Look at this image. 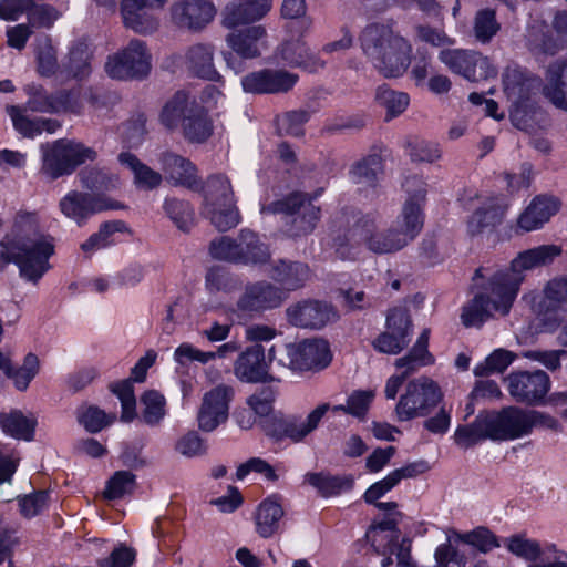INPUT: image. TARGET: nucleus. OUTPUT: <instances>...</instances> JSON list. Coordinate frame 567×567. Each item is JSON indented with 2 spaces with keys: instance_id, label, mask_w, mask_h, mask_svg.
<instances>
[{
  "instance_id": "obj_1",
  "label": "nucleus",
  "mask_w": 567,
  "mask_h": 567,
  "mask_svg": "<svg viewBox=\"0 0 567 567\" xmlns=\"http://www.w3.org/2000/svg\"><path fill=\"white\" fill-rule=\"evenodd\" d=\"M408 198L401 214L388 229H380L379 217L367 215L348 230L344 238L336 239L337 254L346 259L350 257L347 247L351 249L365 245L374 254H393L408 246L420 234L424 216L423 205L426 196L425 183L419 177H409L403 184Z\"/></svg>"
},
{
  "instance_id": "obj_2",
  "label": "nucleus",
  "mask_w": 567,
  "mask_h": 567,
  "mask_svg": "<svg viewBox=\"0 0 567 567\" xmlns=\"http://www.w3.org/2000/svg\"><path fill=\"white\" fill-rule=\"evenodd\" d=\"M35 214L22 213L16 217L13 230L0 240V272L14 264L22 279L37 285L51 268L54 254L51 240L39 235Z\"/></svg>"
},
{
  "instance_id": "obj_3",
  "label": "nucleus",
  "mask_w": 567,
  "mask_h": 567,
  "mask_svg": "<svg viewBox=\"0 0 567 567\" xmlns=\"http://www.w3.org/2000/svg\"><path fill=\"white\" fill-rule=\"evenodd\" d=\"M360 45L365 58L384 78L403 75L411 63L412 45L390 25H367L361 32Z\"/></svg>"
},
{
  "instance_id": "obj_4",
  "label": "nucleus",
  "mask_w": 567,
  "mask_h": 567,
  "mask_svg": "<svg viewBox=\"0 0 567 567\" xmlns=\"http://www.w3.org/2000/svg\"><path fill=\"white\" fill-rule=\"evenodd\" d=\"M360 45L365 58L384 78L403 75L411 63L412 45L390 25H367L361 32Z\"/></svg>"
},
{
  "instance_id": "obj_5",
  "label": "nucleus",
  "mask_w": 567,
  "mask_h": 567,
  "mask_svg": "<svg viewBox=\"0 0 567 567\" xmlns=\"http://www.w3.org/2000/svg\"><path fill=\"white\" fill-rule=\"evenodd\" d=\"M563 254V247L556 244L539 245L519 251L505 269L497 270L495 285L502 288V296L508 305L516 299L520 286L526 279V272L537 268L549 267Z\"/></svg>"
},
{
  "instance_id": "obj_6",
  "label": "nucleus",
  "mask_w": 567,
  "mask_h": 567,
  "mask_svg": "<svg viewBox=\"0 0 567 567\" xmlns=\"http://www.w3.org/2000/svg\"><path fill=\"white\" fill-rule=\"evenodd\" d=\"M41 172L50 179L72 174L75 168L87 161L96 158V152L73 140H58L41 146Z\"/></svg>"
},
{
  "instance_id": "obj_7",
  "label": "nucleus",
  "mask_w": 567,
  "mask_h": 567,
  "mask_svg": "<svg viewBox=\"0 0 567 567\" xmlns=\"http://www.w3.org/2000/svg\"><path fill=\"white\" fill-rule=\"evenodd\" d=\"M445 536L446 542L434 551V559L441 567H466V557L455 547L457 543L470 545L483 554L501 546L496 535L483 526L466 533L451 527L445 530Z\"/></svg>"
},
{
  "instance_id": "obj_8",
  "label": "nucleus",
  "mask_w": 567,
  "mask_h": 567,
  "mask_svg": "<svg viewBox=\"0 0 567 567\" xmlns=\"http://www.w3.org/2000/svg\"><path fill=\"white\" fill-rule=\"evenodd\" d=\"M442 400L443 392L434 380L427 377L413 379L406 384L396 403V417L400 422H405L426 416Z\"/></svg>"
},
{
  "instance_id": "obj_9",
  "label": "nucleus",
  "mask_w": 567,
  "mask_h": 567,
  "mask_svg": "<svg viewBox=\"0 0 567 567\" xmlns=\"http://www.w3.org/2000/svg\"><path fill=\"white\" fill-rule=\"evenodd\" d=\"M104 68L112 79H143L151 72L152 54L144 41L133 39L124 48L109 55Z\"/></svg>"
},
{
  "instance_id": "obj_10",
  "label": "nucleus",
  "mask_w": 567,
  "mask_h": 567,
  "mask_svg": "<svg viewBox=\"0 0 567 567\" xmlns=\"http://www.w3.org/2000/svg\"><path fill=\"white\" fill-rule=\"evenodd\" d=\"M126 206L105 194H91L70 190L59 202L60 212L78 226H84L89 219L106 210L124 209Z\"/></svg>"
},
{
  "instance_id": "obj_11",
  "label": "nucleus",
  "mask_w": 567,
  "mask_h": 567,
  "mask_svg": "<svg viewBox=\"0 0 567 567\" xmlns=\"http://www.w3.org/2000/svg\"><path fill=\"white\" fill-rule=\"evenodd\" d=\"M495 281V275L493 274L486 282L485 291L476 295L463 307L461 320L465 327H481L495 312L501 316L509 313L516 299H512L506 305L502 296V288H497Z\"/></svg>"
},
{
  "instance_id": "obj_12",
  "label": "nucleus",
  "mask_w": 567,
  "mask_h": 567,
  "mask_svg": "<svg viewBox=\"0 0 567 567\" xmlns=\"http://www.w3.org/2000/svg\"><path fill=\"white\" fill-rule=\"evenodd\" d=\"M225 42L231 52L224 53L227 65L236 73L244 71V64L237 61L233 53L244 60H251L261 55V47L267 39V29L261 24L247 25L245 28L230 29Z\"/></svg>"
},
{
  "instance_id": "obj_13",
  "label": "nucleus",
  "mask_w": 567,
  "mask_h": 567,
  "mask_svg": "<svg viewBox=\"0 0 567 567\" xmlns=\"http://www.w3.org/2000/svg\"><path fill=\"white\" fill-rule=\"evenodd\" d=\"M439 59L450 71L471 82L495 78L497 74L491 60L476 51L445 49L440 52Z\"/></svg>"
},
{
  "instance_id": "obj_14",
  "label": "nucleus",
  "mask_w": 567,
  "mask_h": 567,
  "mask_svg": "<svg viewBox=\"0 0 567 567\" xmlns=\"http://www.w3.org/2000/svg\"><path fill=\"white\" fill-rule=\"evenodd\" d=\"M234 395V388L224 383L205 392L196 416L199 430L213 432L225 424L229 416V406Z\"/></svg>"
},
{
  "instance_id": "obj_15",
  "label": "nucleus",
  "mask_w": 567,
  "mask_h": 567,
  "mask_svg": "<svg viewBox=\"0 0 567 567\" xmlns=\"http://www.w3.org/2000/svg\"><path fill=\"white\" fill-rule=\"evenodd\" d=\"M430 329H424L419 336L413 348L402 358L395 360V368L402 370L400 374H393L385 383L384 394L389 400H394L405 379L420 368L434 363V357L429 352Z\"/></svg>"
},
{
  "instance_id": "obj_16",
  "label": "nucleus",
  "mask_w": 567,
  "mask_h": 567,
  "mask_svg": "<svg viewBox=\"0 0 567 567\" xmlns=\"http://www.w3.org/2000/svg\"><path fill=\"white\" fill-rule=\"evenodd\" d=\"M262 213L287 214L297 216L292 218V225L288 233L290 236H301L311 233L319 219L320 209L306 199L300 193H295L285 199L275 202L262 208Z\"/></svg>"
},
{
  "instance_id": "obj_17",
  "label": "nucleus",
  "mask_w": 567,
  "mask_h": 567,
  "mask_svg": "<svg viewBox=\"0 0 567 567\" xmlns=\"http://www.w3.org/2000/svg\"><path fill=\"white\" fill-rule=\"evenodd\" d=\"M506 382L509 394L529 405L543 404L550 390L549 375L543 370L512 372Z\"/></svg>"
},
{
  "instance_id": "obj_18",
  "label": "nucleus",
  "mask_w": 567,
  "mask_h": 567,
  "mask_svg": "<svg viewBox=\"0 0 567 567\" xmlns=\"http://www.w3.org/2000/svg\"><path fill=\"white\" fill-rule=\"evenodd\" d=\"M329 410V403H321L305 419L297 415L275 417L270 424L269 434L277 440L289 439L295 443L302 442L319 426Z\"/></svg>"
},
{
  "instance_id": "obj_19",
  "label": "nucleus",
  "mask_w": 567,
  "mask_h": 567,
  "mask_svg": "<svg viewBox=\"0 0 567 567\" xmlns=\"http://www.w3.org/2000/svg\"><path fill=\"white\" fill-rule=\"evenodd\" d=\"M287 352L289 367L295 371H319L331 362L329 344L323 340L312 339L290 344Z\"/></svg>"
},
{
  "instance_id": "obj_20",
  "label": "nucleus",
  "mask_w": 567,
  "mask_h": 567,
  "mask_svg": "<svg viewBox=\"0 0 567 567\" xmlns=\"http://www.w3.org/2000/svg\"><path fill=\"white\" fill-rule=\"evenodd\" d=\"M489 440L511 441L528 435L527 410L509 406L499 412L486 414Z\"/></svg>"
},
{
  "instance_id": "obj_21",
  "label": "nucleus",
  "mask_w": 567,
  "mask_h": 567,
  "mask_svg": "<svg viewBox=\"0 0 567 567\" xmlns=\"http://www.w3.org/2000/svg\"><path fill=\"white\" fill-rule=\"evenodd\" d=\"M411 319L403 309L392 310L386 318V331L373 340L375 350L386 354L400 353L410 342Z\"/></svg>"
},
{
  "instance_id": "obj_22",
  "label": "nucleus",
  "mask_w": 567,
  "mask_h": 567,
  "mask_svg": "<svg viewBox=\"0 0 567 567\" xmlns=\"http://www.w3.org/2000/svg\"><path fill=\"white\" fill-rule=\"evenodd\" d=\"M298 75L286 70L262 69L241 79L245 92L257 94L285 93L298 81Z\"/></svg>"
},
{
  "instance_id": "obj_23",
  "label": "nucleus",
  "mask_w": 567,
  "mask_h": 567,
  "mask_svg": "<svg viewBox=\"0 0 567 567\" xmlns=\"http://www.w3.org/2000/svg\"><path fill=\"white\" fill-rule=\"evenodd\" d=\"M522 300L530 307L532 311L546 318L567 305V277H556L546 282L543 292L529 291L524 293Z\"/></svg>"
},
{
  "instance_id": "obj_24",
  "label": "nucleus",
  "mask_w": 567,
  "mask_h": 567,
  "mask_svg": "<svg viewBox=\"0 0 567 567\" xmlns=\"http://www.w3.org/2000/svg\"><path fill=\"white\" fill-rule=\"evenodd\" d=\"M216 7L210 0H178L171 8L173 22L179 28L200 31L216 16Z\"/></svg>"
},
{
  "instance_id": "obj_25",
  "label": "nucleus",
  "mask_w": 567,
  "mask_h": 567,
  "mask_svg": "<svg viewBox=\"0 0 567 567\" xmlns=\"http://www.w3.org/2000/svg\"><path fill=\"white\" fill-rule=\"evenodd\" d=\"M272 9V0H233L221 11V25L235 29L252 25L262 20Z\"/></svg>"
},
{
  "instance_id": "obj_26",
  "label": "nucleus",
  "mask_w": 567,
  "mask_h": 567,
  "mask_svg": "<svg viewBox=\"0 0 567 567\" xmlns=\"http://www.w3.org/2000/svg\"><path fill=\"white\" fill-rule=\"evenodd\" d=\"M285 298L280 288L268 281H258L246 286L237 308L245 313H259L279 307Z\"/></svg>"
},
{
  "instance_id": "obj_27",
  "label": "nucleus",
  "mask_w": 567,
  "mask_h": 567,
  "mask_svg": "<svg viewBox=\"0 0 567 567\" xmlns=\"http://www.w3.org/2000/svg\"><path fill=\"white\" fill-rule=\"evenodd\" d=\"M503 91L516 107L522 106L539 89L540 80L516 64L507 65L502 75Z\"/></svg>"
},
{
  "instance_id": "obj_28",
  "label": "nucleus",
  "mask_w": 567,
  "mask_h": 567,
  "mask_svg": "<svg viewBox=\"0 0 567 567\" xmlns=\"http://www.w3.org/2000/svg\"><path fill=\"white\" fill-rule=\"evenodd\" d=\"M290 323L301 328L319 329L336 318L332 307L326 302L306 300L287 309Z\"/></svg>"
},
{
  "instance_id": "obj_29",
  "label": "nucleus",
  "mask_w": 567,
  "mask_h": 567,
  "mask_svg": "<svg viewBox=\"0 0 567 567\" xmlns=\"http://www.w3.org/2000/svg\"><path fill=\"white\" fill-rule=\"evenodd\" d=\"M215 48L210 43H195L189 45L183 56L182 65L193 76L207 81H219L220 74L214 62Z\"/></svg>"
},
{
  "instance_id": "obj_30",
  "label": "nucleus",
  "mask_w": 567,
  "mask_h": 567,
  "mask_svg": "<svg viewBox=\"0 0 567 567\" xmlns=\"http://www.w3.org/2000/svg\"><path fill=\"white\" fill-rule=\"evenodd\" d=\"M158 161L168 183L187 188H194L198 185L197 168L188 158L172 152H165L161 154Z\"/></svg>"
},
{
  "instance_id": "obj_31",
  "label": "nucleus",
  "mask_w": 567,
  "mask_h": 567,
  "mask_svg": "<svg viewBox=\"0 0 567 567\" xmlns=\"http://www.w3.org/2000/svg\"><path fill=\"white\" fill-rule=\"evenodd\" d=\"M234 373L243 382L257 383L268 380V364L261 346L246 349L234 364Z\"/></svg>"
},
{
  "instance_id": "obj_32",
  "label": "nucleus",
  "mask_w": 567,
  "mask_h": 567,
  "mask_svg": "<svg viewBox=\"0 0 567 567\" xmlns=\"http://www.w3.org/2000/svg\"><path fill=\"white\" fill-rule=\"evenodd\" d=\"M560 202L554 196L535 197L517 219V226L523 231H533L543 227L551 216L557 214Z\"/></svg>"
},
{
  "instance_id": "obj_33",
  "label": "nucleus",
  "mask_w": 567,
  "mask_h": 567,
  "mask_svg": "<svg viewBox=\"0 0 567 567\" xmlns=\"http://www.w3.org/2000/svg\"><path fill=\"white\" fill-rule=\"evenodd\" d=\"M268 274L280 285L282 291H295L301 288L311 277V270L307 264L290 260H279Z\"/></svg>"
},
{
  "instance_id": "obj_34",
  "label": "nucleus",
  "mask_w": 567,
  "mask_h": 567,
  "mask_svg": "<svg viewBox=\"0 0 567 567\" xmlns=\"http://www.w3.org/2000/svg\"><path fill=\"white\" fill-rule=\"evenodd\" d=\"M504 212L505 206L501 198L486 197L467 220V234L473 237L482 234L486 228L495 227L502 221Z\"/></svg>"
},
{
  "instance_id": "obj_35",
  "label": "nucleus",
  "mask_w": 567,
  "mask_h": 567,
  "mask_svg": "<svg viewBox=\"0 0 567 567\" xmlns=\"http://www.w3.org/2000/svg\"><path fill=\"white\" fill-rule=\"evenodd\" d=\"M278 54L289 65L302 68L308 72H317L324 66V61L310 52L300 39L284 42L278 49Z\"/></svg>"
},
{
  "instance_id": "obj_36",
  "label": "nucleus",
  "mask_w": 567,
  "mask_h": 567,
  "mask_svg": "<svg viewBox=\"0 0 567 567\" xmlns=\"http://www.w3.org/2000/svg\"><path fill=\"white\" fill-rule=\"evenodd\" d=\"M198 103L185 91L176 92L163 106L159 118L164 126L175 128L182 126L185 117L193 112Z\"/></svg>"
},
{
  "instance_id": "obj_37",
  "label": "nucleus",
  "mask_w": 567,
  "mask_h": 567,
  "mask_svg": "<svg viewBox=\"0 0 567 567\" xmlns=\"http://www.w3.org/2000/svg\"><path fill=\"white\" fill-rule=\"evenodd\" d=\"M284 517V509L280 502L275 497H268L262 501L255 514L257 533L264 537H271L278 532L280 522Z\"/></svg>"
},
{
  "instance_id": "obj_38",
  "label": "nucleus",
  "mask_w": 567,
  "mask_h": 567,
  "mask_svg": "<svg viewBox=\"0 0 567 567\" xmlns=\"http://www.w3.org/2000/svg\"><path fill=\"white\" fill-rule=\"evenodd\" d=\"M566 64L557 61L550 64L546 72V84L543 94L557 109L567 111V83L563 79Z\"/></svg>"
},
{
  "instance_id": "obj_39",
  "label": "nucleus",
  "mask_w": 567,
  "mask_h": 567,
  "mask_svg": "<svg viewBox=\"0 0 567 567\" xmlns=\"http://www.w3.org/2000/svg\"><path fill=\"white\" fill-rule=\"evenodd\" d=\"M118 161L133 173L134 183L138 188L151 190L161 185L163 175L142 163L134 154L121 153Z\"/></svg>"
},
{
  "instance_id": "obj_40",
  "label": "nucleus",
  "mask_w": 567,
  "mask_h": 567,
  "mask_svg": "<svg viewBox=\"0 0 567 567\" xmlns=\"http://www.w3.org/2000/svg\"><path fill=\"white\" fill-rule=\"evenodd\" d=\"M123 23L136 33L147 34L158 27V19L151 8L121 6Z\"/></svg>"
},
{
  "instance_id": "obj_41",
  "label": "nucleus",
  "mask_w": 567,
  "mask_h": 567,
  "mask_svg": "<svg viewBox=\"0 0 567 567\" xmlns=\"http://www.w3.org/2000/svg\"><path fill=\"white\" fill-rule=\"evenodd\" d=\"M238 250L244 258L240 264H265L270 258L268 247L259 240L257 234L251 230L243 229L238 236Z\"/></svg>"
},
{
  "instance_id": "obj_42",
  "label": "nucleus",
  "mask_w": 567,
  "mask_h": 567,
  "mask_svg": "<svg viewBox=\"0 0 567 567\" xmlns=\"http://www.w3.org/2000/svg\"><path fill=\"white\" fill-rule=\"evenodd\" d=\"M181 127L185 137L190 142H204L213 133L212 121L200 104L193 107V112L185 117V122Z\"/></svg>"
},
{
  "instance_id": "obj_43",
  "label": "nucleus",
  "mask_w": 567,
  "mask_h": 567,
  "mask_svg": "<svg viewBox=\"0 0 567 567\" xmlns=\"http://www.w3.org/2000/svg\"><path fill=\"white\" fill-rule=\"evenodd\" d=\"M306 482L326 497L350 491L353 486L352 477L332 476L323 473H309L306 475Z\"/></svg>"
},
{
  "instance_id": "obj_44",
  "label": "nucleus",
  "mask_w": 567,
  "mask_h": 567,
  "mask_svg": "<svg viewBox=\"0 0 567 567\" xmlns=\"http://www.w3.org/2000/svg\"><path fill=\"white\" fill-rule=\"evenodd\" d=\"M489 433L486 414H480L471 424L456 429L454 441L460 447L468 449L481 441L489 440Z\"/></svg>"
},
{
  "instance_id": "obj_45",
  "label": "nucleus",
  "mask_w": 567,
  "mask_h": 567,
  "mask_svg": "<svg viewBox=\"0 0 567 567\" xmlns=\"http://www.w3.org/2000/svg\"><path fill=\"white\" fill-rule=\"evenodd\" d=\"M205 206L230 203L235 200L229 178L223 174L212 175L204 187Z\"/></svg>"
},
{
  "instance_id": "obj_46",
  "label": "nucleus",
  "mask_w": 567,
  "mask_h": 567,
  "mask_svg": "<svg viewBox=\"0 0 567 567\" xmlns=\"http://www.w3.org/2000/svg\"><path fill=\"white\" fill-rule=\"evenodd\" d=\"M205 214L210 219L212 224L220 231H227L236 227L240 221L236 200L205 206Z\"/></svg>"
},
{
  "instance_id": "obj_47",
  "label": "nucleus",
  "mask_w": 567,
  "mask_h": 567,
  "mask_svg": "<svg viewBox=\"0 0 567 567\" xmlns=\"http://www.w3.org/2000/svg\"><path fill=\"white\" fill-rule=\"evenodd\" d=\"M90 60L91 52L87 44L79 42L70 49L68 60L63 66L69 75L83 79L90 74Z\"/></svg>"
},
{
  "instance_id": "obj_48",
  "label": "nucleus",
  "mask_w": 567,
  "mask_h": 567,
  "mask_svg": "<svg viewBox=\"0 0 567 567\" xmlns=\"http://www.w3.org/2000/svg\"><path fill=\"white\" fill-rule=\"evenodd\" d=\"M141 402L143 405L142 419L148 425H157L166 415V400L156 390L146 391Z\"/></svg>"
},
{
  "instance_id": "obj_49",
  "label": "nucleus",
  "mask_w": 567,
  "mask_h": 567,
  "mask_svg": "<svg viewBox=\"0 0 567 567\" xmlns=\"http://www.w3.org/2000/svg\"><path fill=\"white\" fill-rule=\"evenodd\" d=\"M396 525V518H386L368 532L371 545L378 554H386L388 551L392 554L391 549L394 548V545L402 547L396 539L385 534V532L394 529Z\"/></svg>"
},
{
  "instance_id": "obj_50",
  "label": "nucleus",
  "mask_w": 567,
  "mask_h": 567,
  "mask_svg": "<svg viewBox=\"0 0 567 567\" xmlns=\"http://www.w3.org/2000/svg\"><path fill=\"white\" fill-rule=\"evenodd\" d=\"M2 430L17 439L31 440L34 431V421L14 411L0 416Z\"/></svg>"
},
{
  "instance_id": "obj_51",
  "label": "nucleus",
  "mask_w": 567,
  "mask_h": 567,
  "mask_svg": "<svg viewBox=\"0 0 567 567\" xmlns=\"http://www.w3.org/2000/svg\"><path fill=\"white\" fill-rule=\"evenodd\" d=\"M125 229V224L121 220H111L103 223L99 230L92 234L82 245L81 249L85 254H93L111 245V237L117 231Z\"/></svg>"
},
{
  "instance_id": "obj_52",
  "label": "nucleus",
  "mask_w": 567,
  "mask_h": 567,
  "mask_svg": "<svg viewBox=\"0 0 567 567\" xmlns=\"http://www.w3.org/2000/svg\"><path fill=\"white\" fill-rule=\"evenodd\" d=\"M78 177L83 188L91 190V194H102L104 190L115 188L116 178H113L104 171L96 167L82 169Z\"/></svg>"
},
{
  "instance_id": "obj_53",
  "label": "nucleus",
  "mask_w": 567,
  "mask_h": 567,
  "mask_svg": "<svg viewBox=\"0 0 567 567\" xmlns=\"http://www.w3.org/2000/svg\"><path fill=\"white\" fill-rule=\"evenodd\" d=\"M504 544L509 553L529 561L537 560L543 553L539 542L527 538L525 534L513 535Z\"/></svg>"
},
{
  "instance_id": "obj_54",
  "label": "nucleus",
  "mask_w": 567,
  "mask_h": 567,
  "mask_svg": "<svg viewBox=\"0 0 567 567\" xmlns=\"http://www.w3.org/2000/svg\"><path fill=\"white\" fill-rule=\"evenodd\" d=\"M29 95L28 107L33 112L40 113H59L61 112V103L55 102V94H49L42 86L30 84L25 87Z\"/></svg>"
},
{
  "instance_id": "obj_55",
  "label": "nucleus",
  "mask_w": 567,
  "mask_h": 567,
  "mask_svg": "<svg viewBox=\"0 0 567 567\" xmlns=\"http://www.w3.org/2000/svg\"><path fill=\"white\" fill-rule=\"evenodd\" d=\"M375 100L381 106L386 109L391 117L403 113L410 103V97L406 93L393 91L386 85H381L377 89Z\"/></svg>"
},
{
  "instance_id": "obj_56",
  "label": "nucleus",
  "mask_w": 567,
  "mask_h": 567,
  "mask_svg": "<svg viewBox=\"0 0 567 567\" xmlns=\"http://www.w3.org/2000/svg\"><path fill=\"white\" fill-rule=\"evenodd\" d=\"M115 419L114 413L106 414L103 410L93 405L82 406L78 413L80 424L91 433L100 432L103 427L112 424Z\"/></svg>"
},
{
  "instance_id": "obj_57",
  "label": "nucleus",
  "mask_w": 567,
  "mask_h": 567,
  "mask_svg": "<svg viewBox=\"0 0 567 567\" xmlns=\"http://www.w3.org/2000/svg\"><path fill=\"white\" fill-rule=\"evenodd\" d=\"M501 24L496 20V12L492 9L477 11L474 19V35L481 43H487L499 31Z\"/></svg>"
},
{
  "instance_id": "obj_58",
  "label": "nucleus",
  "mask_w": 567,
  "mask_h": 567,
  "mask_svg": "<svg viewBox=\"0 0 567 567\" xmlns=\"http://www.w3.org/2000/svg\"><path fill=\"white\" fill-rule=\"evenodd\" d=\"M164 210L172 221L182 230H188L194 223V210L187 202L167 198Z\"/></svg>"
},
{
  "instance_id": "obj_59",
  "label": "nucleus",
  "mask_w": 567,
  "mask_h": 567,
  "mask_svg": "<svg viewBox=\"0 0 567 567\" xmlns=\"http://www.w3.org/2000/svg\"><path fill=\"white\" fill-rule=\"evenodd\" d=\"M382 172V161L378 155H371L357 163L352 171V178L357 184L373 185Z\"/></svg>"
},
{
  "instance_id": "obj_60",
  "label": "nucleus",
  "mask_w": 567,
  "mask_h": 567,
  "mask_svg": "<svg viewBox=\"0 0 567 567\" xmlns=\"http://www.w3.org/2000/svg\"><path fill=\"white\" fill-rule=\"evenodd\" d=\"M135 475L130 471H118L107 481L103 495L107 499H117L133 492Z\"/></svg>"
},
{
  "instance_id": "obj_61",
  "label": "nucleus",
  "mask_w": 567,
  "mask_h": 567,
  "mask_svg": "<svg viewBox=\"0 0 567 567\" xmlns=\"http://www.w3.org/2000/svg\"><path fill=\"white\" fill-rule=\"evenodd\" d=\"M39 369V358L33 353H29L25 355L23 364L20 368H11L8 377L13 380L18 390L24 391L29 386L31 380L38 374Z\"/></svg>"
},
{
  "instance_id": "obj_62",
  "label": "nucleus",
  "mask_w": 567,
  "mask_h": 567,
  "mask_svg": "<svg viewBox=\"0 0 567 567\" xmlns=\"http://www.w3.org/2000/svg\"><path fill=\"white\" fill-rule=\"evenodd\" d=\"M111 391L120 399L122 404L121 419L131 422L135 417L136 400L134 389L130 380H124L111 385Z\"/></svg>"
},
{
  "instance_id": "obj_63",
  "label": "nucleus",
  "mask_w": 567,
  "mask_h": 567,
  "mask_svg": "<svg viewBox=\"0 0 567 567\" xmlns=\"http://www.w3.org/2000/svg\"><path fill=\"white\" fill-rule=\"evenodd\" d=\"M28 23L33 28H51L59 18V12L50 4H38L32 0V6L27 10Z\"/></svg>"
},
{
  "instance_id": "obj_64",
  "label": "nucleus",
  "mask_w": 567,
  "mask_h": 567,
  "mask_svg": "<svg viewBox=\"0 0 567 567\" xmlns=\"http://www.w3.org/2000/svg\"><path fill=\"white\" fill-rule=\"evenodd\" d=\"M276 396L277 391L272 386L266 385L247 399V405L258 417L268 416L272 411Z\"/></svg>"
}]
</instances>
